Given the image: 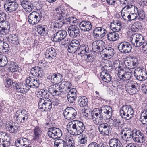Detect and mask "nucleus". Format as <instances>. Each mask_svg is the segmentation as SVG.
Listing matches in <instances>:
<instances>
[{
    "mask_svg": "<svg viewBox=\"0 0 147 147\" xmlns=\"http://www.w3.org/2000/svg\"><path fill=\"white\" fill-rule=\"evenodd\" d=\"M120 134L122 138L126 141L133 139L136 143L142 144L146 140L144 134L136 129L124 128L121 131Z\"/></svg>",
    "mask_w": 147,
    "mask_h": 147,
    "instance_id": "nucleus-1",
    "label": "nucleus"
},
{
    "mask_svg": "<svg viewBox=\"0 0 147 147\" xmlns=\"http://www.w3.org/2000/svg\"><path fill=\"white\" fill-rule=\"evenodd\" d=\"M92 118L96 125L102 123L103 119H110L112 113V108L109 106L104 105L101 107L100 109L95 108L93 111Z\"/></svg>",
    "mask_w": 147,
    "mask_h": 147,
    "instance_id": "nucleus-2",
    "label": "nucleus"
},
{
    "mask_svg": "<svg viewBox=\"0 0 147 147\" xmlns=\"http://www.w3.org/2000/svg\"><path fill=\"white\" fill-rule=\"evenodd\" d=\"M105 44L102 40H97L93 42L92 48L94 52H104V57H109L110 58L114 55V50L113 48L109 47H107L103 49L105 47Z\"/></svg>",
    "mask_w": 147,
    "mask_h": 147,
    "instance_id": "nucleus-3",
    "label": "nucleus"
},
{
    "mask_svg": "<svg viewBox=\"0 0 147 147\" xmlns=\"http://www.w3.org/2000/svg\"><path fill=\"white\" fill-rule=\"evenodd\" d=\"M130 40L134 46L138 47L143 45L142 48L147 49V41L145 42L144 38L142 34L138 33L133 34Z\"/></svg>",
    "mask_w": 147,
    "mask_h": 147,
    "instance_id": "nucleus-4",
    "label": "nucleus"
},
{
    "mask_svg": "<svg viewBox=\"0 0 147 147\" xmlns=\"http://www.w3.org/2000/svg\"><path fill=\"white\" fill-rule=\"evenodd\" d=\"M119 112L122 118L127 120L131 119L134 113L133 108L129 105H123Z\"/></svg>",
    "mask_w": 147,
    "mask_h": 147,
    "instance_id": "nucleus-5",
    "label": "nucleus"
},
{
    "mask_svg": "<svg viewBox=\"0 0 147 147\" xmlns=\"http://www.w3.org/2000/svg\"><path fill=\"white\" fill-rule=\"evenodd\" d=\"M24 109L17 110L13 117L14 120L18 123H25L28 121V115Z\"/></svg>",
    "mask_w": 147,
    "mask_h": 147,
    "instance_id": "nucleus-6",
    "label": "nucleus"
},
{
    "mask_svg": "<svg viewBox=\"0 0 147 147\" xmlns=\"http://www.w3.org/2000/svg\"><path fill=\"white\" fill-rule=\"evenodd\" d=\"M38 108L41 111H49L52 108V102L50 99L44 100L39 99L38 103Z\"/></svg>",
    "mask_w": 147,
    "mask_h": 147,
    "instance_id": "nucleus-7",
    "label": "nucleus"
},
{
    "mask_svg": "<svg viewBox=\"0 0 147 147\" xmlns=\"http://www.w3.org/2000/svg\"><path fill=\"white\" fill-rule=\"evenodd\" d=\"M67 35V32L63 30H59L52 36L51 40L54 42H60L65 39Z\"/></svg>",
    "mask_w": 147,
    "mask_h": 147,
    "instance_id": "nucleus-8",
    "label": "nucleus"
},
{
    "mask_svg": "<svg viewBox=\"0 0 147 147\" xmlns=\"http://www.w3.org/2000/svg\"><path fill=\"white\" fill-rule=\"evenodd\" d=\"M117 48L121 52L125 54L130 53L132 49L131 45L129 42L125 41L119 43Z\"/></svg>",
    "mask_w": 147,
    "mask_h": 147,
    "instance_id": "nucleus-9",
    "label": "nucleus"
},
{
    "mask_svg": "<svg viewBox=\"0 0 147 147\" xmlns=\"http://www.w3.org/2000/svg\"><path fill=\"white\" fill-rule=\"evenodd\" d=\"M63 115L67 120H72L74 119L77 115L76 110L72 107H68L64 111Z\"/></svg>",
    "mask_w": 147,
    "mask_h": 147,
    "instance_id": "nucleus-10",
    "label": "nucleus"
},
{
    "mask_svg": "<svg viewBox=\"0 0 147 147\" xmlns=\"http://www.w3.org/2000/svg\"><path fill=\"white\" fill-rule=\"evenodd\" d=\"M47 134L50 138L56 139L62 136V132L61 130L58 128L51 127L49 129Z\"/></svg>",
    "mask_w": 147,
    "mask_h": 147,
    "instance_id": "nucleus-11",
    "label": "nucleus"
},
{
    "mask_svg": "<svg viewBox=\"0 0 147 147\" xmlns=\"http://www.w3.org/2000/svg\"><path fill=\"white\" fill-rule=\"evenodd\" d=\"M42 17V16L38 12L33 11L29 15L28 21L30 24L35 25L39 22Z\"/></svg>",
    "mask_w": 147,
    "mask_h": 147,
    "instance_id": "nucleus-12",
    "label": "nucleus"
},
{
    "mask_svg": "<svg viewBox=\"0 0 147 147\" xmlns=\"http://www.w3.org/2000/svg\"><path fill=\"white\" fill-rule=\"evenodd\" d=\"M45 58L47 59L48 62L51 63L55 61L54 58L57 55L56 50L53 47H50L46 49Z\"/></svg>",
    "mask_w": 147,
    "mask_h": 147,
    "instance_id": "nucleus-13",
    "label": "nucleus"
},
{
    "mask_svg": "<svg viewBox=\"0 0 147 147\" xmlns=\"http://www.w3.org/2000/svg\"><path fill=\"white\" fill-rule=\"evenodd\" d=\"M81 122V121L78 120H74L69 122L67 125L69 126L67 127L69 132L72 135H77V131H76V130L78 129Z\"/></svg>",
    "mask_w": 147,
    "mask_h": 147,
    "instance_id": "nucleus-14",
    "label": "nucleus"
},
{
    "mask_svg": "<svg viewBox=\"0 0 147 147\" xmlns=\"http://www.w3.org/2000/svg\"><path fill=\"white\" fill-rule=\"evenodd\" d=\"M98 129L100 133L102 135L108 136L111 134V127L107 123L99 124Z\"/></svg>",
    "mask_w": 147,
    "mask_h": 147,
    "instance_id": "nucleus-15",
    "label": "nucleus"
},
{
    "mask_svg": "<svg viewBox=\"0 0 147 147\" xmlns=\"http://www.w3.org/2000/svg\"><path fill=\"white\" fill-rule=\"evenodd\" d=\"M107 65L101 67L102 72L100 73V76L102 80L106 82H109L111 80V76L107 71Z\"/></svg>",
    "mask_w": 147,
    "mask_h": 147,
    "instance_id": "nucleus-16",
    "label": "nucleus"
},
{
    "mask_svg": "<svg viewBox=\"0 0 147 147\" xmlns=\"http://www.w3.org/2000/svg\"><path fill=\"white\" fill-rule=\"evenodd\" d=\"M107 33L105 29L102 27L96 28L93 31V35L95 38L103 37Z\"/></svg>",
    "mask_w": 147,
    "mask_h": 147,
    "instance_id": "nucleus-17",
    "label": "nucleus"
},
{
    "mask_svg": "<svg viewBox=\"0 0 147 147\" xmlns=\"http://www.w3.org/2000/svg\"><path fill=\"white\" fill-rule=\"evenodd\" d=\"M33 132L34 135L33 140L40 144L42 142L41 137L42 134L41 128L38 126H36L33 129Z\"/></svg>",
    "mask_w": 147,
    "mask_h": 147,
    "instance_id": "nucleus-18",
    "label": "nucleus"
},
{
    "mask_svg": "<svg viewBox=\"0 0 147 147\" xmlns=\"http://www.w3.org/2000/svg\"><path fill=\"white\" fill-rule=\"evenodd\" d=\"M81 30L84 32H89L92 28V25L88 21L81 22L79 24Z\"/></svg>",
    "mask_w": 147,
    "mask_h": 147,
    "instance_id": "nucleus-19",
    "label": "nucleus"
},
{
    "mask_svg": "<svg viewBox=\"0 0 147 147\" xmlns=\"http://www.w3.org/2000/svg\"><path fill=\"white\" fill-rule=\"evenodd\" d=\"M68 31L69 36L74 38L78 36L80 32L78 28L75 25L70 26L68 28Z\"/></svg>",
    "mask_w": 147,
    "mask_h": 147,
    "instance_id": "nucleus-20",
    "label": "nucleus"
},
{
    "mask_svg": "<svg viewBox=\"0 0 147 147\" xmlns=\"http://www.w3.org/2000/svg\"><path fill=\"white\" fill-rule=\"evenodd\" d=\"M58 86L54 85L50 86L48 89L49 92L53 96H57L61 95L62 93H63V92L61 90L62 88H60L59 86V88L58 90Z\"/></svg>",
    "mask_w": 147,
    "mask_h": 147,
    "instance_id": "nucleus-21",
    "label": "nucleus"
},
{
    "mask_svg": "<svg viewBox=\"0 0 147 147\" xmlns=\"http://www.w3.org/2000/svg\"><path fill=\"white\" fill-rule=\"evenodd\" d=\"M110 28L113 31L118 32L121 28V23L118 20L113 21L110 24Z\"/></svg>",
    "mask_w": 147,
    "mask_h": 147,
    "instance_id": "nucleus-22",
    "label": "nucleus"
},
{
    "mask_svg": "<svg viewBox=\"0 0 147 147\" xmlns=\"http://www.w3.org/2000/svg\"><path fill=\"white\" fill-rule=\"evenodd\" d=\"M18 7V4L14 1L7 3L4 5V8L5 9H7V10L9 12L15 11L17 9Z\"/></svg>",
    "mask_w": 147,
    "mask_h": 147,
    "instance_id": "nucleus-23",
    "label": "nucleus"
},
{
    "mask_svg": "<svg viewBox=\"0 0 147 147\" xmlns=\"http://www.w3.org/2000/svg\"><path fill=\"white\" fill-rule=\"evenodd\" d=\"M117 32H109L107 35V39L111 41H115L119 38V36Z\"/></svg>",
    "mask_w": 147,
    "mask_h": 147,
    "instance_id": "nucleus-24",
    "label": "nucleus"
},
{
    "mask_svg": "<svg viewBox=\"0 0 147 147\" xmlns=\"http://www.w3.org/2000/svg\"><path fill=\"white\" fill-rule=\"evenodd\" d=\"M9 49V45L7 43L0 40V53H6Z\"/></svg>",
    "mask_w": 147,
    "mask_h": 147,
    "instance_id": "nucleus-25",
    "label": "nucleus"
},
{
    "mask_svg": "<svg viewBox=\"0 0 147 147\" xmlns=\"http://www.w3.org/2000/svg\"><path fill=\"white\" fill-rule=\"evenodd\" d=\"M8 42L12 44H14L17 45L20 44V40L18 39L17 35L14 34H11L7 37Z\"/></svg>",
    "mask_w": 147,
    "mask_h": 147,
    "instance_id": "nucleus-26",
    "label": "nucleus"
},
{
    "mask_svg": "<svg viewBox=\"0 0 147 147\" xmlns=\"http://www.w3.org/2000/svg\"><path fill=\"white\" fill-rule=\"evenodd\" d=\"M110 125L113 127L122 128L124 125V123L123 121L117 119L112 120L110 121Z\"/></svg>",
    "mask_w": 147,
    "mask_h": 147,
    "instance_id": "nucleus-27",
    "label": "nucleus"
},
{
    "mask_svg": "<svg viewBox=\"0 0 147 147\" xmlns=\"http://www.w3.org/2000/svg\"><path fill=\"white\" fill-rule=\"evenodd\" d=\"M110 147H123L122 143L118 139L114 138L109 141Z\"/></svg>",
    "mask_w": 147,
    "mask_h": 147,
    "instance_id": "nucleus-28",
    "label": "nucleus"
},
{
    "mask_svg": "<svg viewBox=\"0 0 147 147\" xmlns=\"http://www.w3.org/2000/svg\"><path fill=\"white\" fill-rule=\"evenodd\" d=\"M77 102L81 107H84L87 105L88 100L86 96H80L78 98Z\"/></svg>",
    "mask_w": 147,
    "mask_h": 147,
    "instance_id": "nucleus-29",
    "label": "nucleus"
},
{
    "mask_svg": "<svg viewBox=\"0 0 147 147\" xmlns=\"http://www.w3.org/2000/svg\"><path fill=\"white\" fill-rule=\"evenodd\" d=\"M63 76L59 73L54 74H53V79H52V83L54 84L61 83L63 80Z\"/></svg>",
    "mask_w": 147,
    "mask_h": 147,
    "instance_id": "nucleus-30",
    "label": "nucleus"
},
{
    "mask_svg": "<svg viewBox=\"0 0 147 147\" xmlns=\"http://www.w3.org/2000/svg\"><path fill=\"white\" fill-rule=\"evenodd\" d=\"M54 13H56V15H59L61 16H66L67 17V13L66 12V11L65 10V7L64 6H61L60 7L56 8L54 10Z\"/></svg>",
    "mask_w": 147,
    "mask_h": 147,
    "instance_id": "nucleus-31",
    "label": "nucleus"
},
{
    "mask_svg": "<svg viewBox=\"0 0 147 147\" xmlns=\"http://www.w3.org/2000/svg\"><path fill=\"white\" fill-rule=\"evenodd\" d=\"M143 70L144 69L138 67L135 69L134 72V76L137 79L140 81H142Z\"/></svg>",
    "mask_w": 147,
    "mask_h": 147,
    "instance_id": "nucleus-32",
    "label": "nucleus"
},
{
    "mask_svg": "<svg viewBox=\"0 0 147 147\" xmlns=\"http://www.w3.org/2000/svg\"><path fill=\"white\" fill-rule=\"evenodd\" d=\"M78 54L84 55L88 53L89 52V49L87 45H81L78 48Z\"/></svg>",
    "mask_w": 147,
    "mask_h": 147,
    "instance_id": "nucleus-33",
    "label": "nucleus"
},
{
    "mask_svg": "<svg viewBox=\"0 0 147 147\" xmlns=\"http://www.w3.org/2000/svg\"><path fill=\"white\" fill-rule=\"evenodd\" d=\"M6 129L7 131L10 133H14L18 131V129L19 127L18 126H17L13 124L7 123L5 125Z\"/></svg>",
    "mask_w": 147,
    "mask_h": 147,
    "instance_id": "nucleus-34",
    "label": "nucleus"
},
{
    "mask_svg": "<svg viewBox=\"0 0 147 147\" xmlns=\"http://www.w3.org/2000/svg\"><path fill=\"white\" fill-rule=\"evenodd\" d=\"M134 0H125L123 4L125 6L123 8V9L128 10L134 7Z\"/></svg>",
    "mask_w": 147,
    "mask_h": 147,
    "instance_id": "nucleus-35",
    "label": "nucleus"
},
{
    "mask_svg": "<svg viewBox=\"0 0 147 147\" xmlns=\"http://www.w3.org/2000/svg\"><path fill=\"white\" fill-rule=\"evenodd\" d=\"M9 69L12 72H18L20 67H19L17 64L13 61H10L9 63Z\"/></svg>",
    "mask_w": 147,
    "mask_h": 147,
    "instance_id": "nucleus-36",
    "label": "nucleus"
},
{
    "mask_svg": "<svg viewBox=\"0 0 147 147\" xmlns=\"http://www.w3.org/2000/svg\"><path fill=\"white\" fill-rule=\"evenodd\" d=\"M78 137L79 142L81 144H85L87 140L88 135L86 132L80 134Z\"/></svg>",
    "mask_w": 147,
    "mask_h": 147,
    "instance_id": "nucleus-37",
    "label": "nucleus"
},
{
    "mask_svg": "<svg viewBox=\"0 0 147 147\" xmlns=\"http://www.w3.org/2000/svg\"><path fill=\"white\" fill-rule=\"evenodd\" d=\"M39 65L42 67H38V69L36 77L41 78L44 74L43 68L46 65L45 62V63H43L42 62H40Z\"/></svg>",
    "mask_w": 147,
    "mask_h": 147,
    "instance_id": "nucleus-38",
    "label": "nucleus"
},
{
    "mask_svg": "<svg viewBox=\"0 0 147 147\" xmlns=\"http://www.w3.org/2000/svg\"><path fill=\"white\" fill-rule=\"evenodd\" d=\"M67 144L63 140H57L54 142L55 147H66Z\"/></svg>",
    "mask_w": 147,
    "mask_h": 147,
    "instance_id": "nucleus-39",
    "label": "nucleus"
},
{
    "mask_svg": "<svg viewBox=\"0 0 147 147\" xmlns=\"http://www.w3.org/2000/svg\"><path fill=\"white\" fill-rule=\"evenodd\" d=\"M140 121L143 124L147 123V109L143 111L140 116Z\"/></svg>",
    "mask_w": 147,
    "mask_h": 147,
    "instance_id": "nucleus-40",
    "label": "nucleus"
},
{
    "mask_svg": "<svg viewBox=\"0 0 147 147\" xmlns=\"http://www.w3.org/2000/svg\"><path fill=\"white\" fill-rule=\"evenodd\" d=\"M1 140V147H7L10 144V139L8 136H6L3 139Z\"/></svg>",
    "mask_w": 147,
    "mask_h": 147,
    "instance_id": "nucleus-41",
    "label": "nucleus"
},
{
    "mask_svg": "<svg viewBox=\"0 0 147 147\" xmlns=\"http://www.w3.org/2000/svg\"><path fill=\"white\" fill-rule=\"evenodd\" d=\"M130 83H131V84L130 85L128 83L127 84H125V87L127 88V90L128 89H134V90H137L136 85H138V84L137 82H134V81H130Z\"/></svg>",
    "mask_w": 147,
    "mask_h": 147,
    "instance_id": "nucleus-42",
    "label": "nucleus"
},
{
    "mask_svg": "<svg viewBox=\"0 0 147 147\" xmlns=\"http://www.w3.org/2000/svg\"><path fill=\"white\" fill-rule=\"evenodd\" d=\"M129 59L135 68L138 66V61L137 58L135 57L129 55Z\"/></svg>",
    "mask_w": 147,
    "mask_h": 147,
    "instance_id": "nucleus-43",
    "label": "nucleus"
},
{
    "mask_svg": "<svg viewBox=\"0 0 147 147\" xmlns=\"http://www.w3.org/2000/svg\"><path fill=\"white\" fill-rule=\"evenodd\" d=\"M72 86L70 82L69 81H65L64 80L62 81L60 84V86H61V88L62 89L63 88H66L68 89L71 88V87ZM61 90L62 91V90Z\"/></svg>",
    "mask_w": 147,
    "mask_h": 147,
    "instance_id": "nucleus-44",
    "label": "nucleus"
},
{
    "mask_svg": "<svg viewBox=\"0 0 147 147\" xmlns=\"http://www.w3.org/2000/svg\"><path fill=\"white\" fill-rule=\"evenodd\" d=\"M77 90L75 88H73L71 89L68 92V96L70 97H73V98H77Z\"/></svg>",
    "mask_w": 147,
    "mask_h": 147,
    "instance_id": "nucleus-45",
    "label": "nucleus"
},
{
    "mask_svg": "<svg viewBox=\"0 0 147 147\" xmlns=\"http://www.w3.org/2000/svg\"><path fill=\"white\" fill-rule=\"evenodd\" d=\"M20 139L23 147H26L30 145V140L28 139L23 137L20 138Z\"/></svg>",
    "mask_w": 147,
    "mask_h": 147,
    "instance_id": "nucleus-46",
    "label": "nucleus"
},
{
    "mask_svg": "<svg viewBox=\"0 0 147 147\" xmlns=\"http://www.w3.org/2000/svg\"><path fill=\"white\" fill-rule=\"evenodd\" d=\"M78 48H76L72 46L71 44H70L67 47V50L68 52L70 53H74L76 52L78 53Z\"/></svg>",
    "mask_w": 147,
    "mask_h": 147,
    "instance_id": "nucleus-47",
    "label": "nucleus"
},
{
    "mask_svg": "<svg viewBox=\"0 0 147 147\" xmlns=\"http://www.w3.org/2000/svg\"><path fill=\"white\" fill-rule=\"evenodd\" d=\"M45 26H42L39 25L37 26V30L39 34L43 36L45 34V28L44 27Z\"/></svg>",
    "mask_w": 147,
    "mask_h": 147,
    "instance_id": "nucleus-48",
    "label": "nucleus"
},
{
    "mask_svg": "<svg viewBox=\"0 0 147 147\" xmlns=\"http://www.w3.org/2000/svg\"><path fill=\"white\" fill-rule=\"evenodd\" d=\"M80 125L78 127V129L77 130H76V131H77V135H79L83 133L85 127L83 123L81 121L80 123Z\"/></svg>",
    "mask_w": 147,
    "mask_h": 147,
    "instance_id": "nucleus-49",
    "label": "nucleus"
},
{
    "mask_svg": "<svg viewBox=\"0 0 147 147\" xmlns=\"http://www.w3.org/2000/svg\"><path fill=\"white\" fill-rule=\"evenodd\" d=\"M62 24H60L59 22H52L51 24V28H54L55 30H57V29H60L62 27Z\"/></svg>",
    "mask_w": 147,
    "mask_h": 147,
    "instance_id": "nucleus-50",
    "label": "nucleus"
},
{
    "mask_svg": "<svg viewBox=\"0 0 147 147\" xmlns=\"http://www.w3.org/2000/svg\"><path fill=\"white\" fill-rule=\"evenodd\" d=\"M130 13L128 11H125L124 12L123 10L122 9L121 11V16L123 19L125 21H129V16Z\"/></svg>",
    "mask_w": 147,
    "mask_h": 147,
    "instance_id": "nucleus-51",
    "label": "nucleus"
},
{
    "mask_svg": "<svg viewBox=\"0 0 147 147\" xmlns=\"http://www.w3.org/2000/svg\"><path fill=\"white\" fill-rule=\"evenodd\" d=\"M34 77L29 76L28 77L26 80V84L30 88L32 86L33 82L34 79Z\"/></svg>",
    "mask_w": 147,
    "mask_h": 147,
    "instance_id": "nucleus-52",
    "label": "nucleus"
},
{
    "mask_svg": "<svg viewBox=\"0 0 147 147\" xmlns=\"http://www.w3.org/2000/svg\"><path fill=\"white\" fill-rule=\"evenodd\" d=\"M42 94V98H40L39 99H44V100L50 99L49 98L50 95V94L49 92L48 91H47L44 89H43Z\"/></svg>",
    "mask_w": 147,
    "mask_h": 147,
    "instance_id": "nucleus-53",
    "label": "nucleus"
},
{
    "mask_svg": "<svg viewBox=\"0 0 147 147\" xmlns=\"http://www.w3.org/2000/svg\"><path fill=\"white\" fill-rule=\"evenodd\" d=\"M41 81L38 78H34L32 87L33 88L38 87L41 83Z\"/></svg>",
    "mask_w": 147,
    "mask_h": 147,
    "instance_id": "nucleus-54",
    "label": "nucleus"
},
{
    "mask_svg": "<svg viewBox=\"0 0 147 147\" xmlns=\"http://www.w3.org/2000/svg\"><path fill=\"white\" fill-rule=\"evenodd\" d=\"M65 16H59L60 18H58V21L63 26L64 24H65L67 23V18L65 17Z\"/></svg>",
    "mask_w": 147,
    "mask_h": 147,
    "instance_id": "nucleus-55",
    "label": "nucleus"
},
{
    "mask_svg": "<svg viewBox=\"0 0 147 147\" xmlns=\"http://www.w3.org/2000/svg\"><path fill=\"white\" fill-rule=\"evenodd\" d=\"M67 142H66L67 144V146L68 147H75L74 141L72 138H69L67 140Z\"/></svg>",
    "mask_w": 147,
    "mask_h": 147,
    "instance_id": "nucleus-56",
    "label": "nucleus"
},
{
    "mask_svg": "<svg viewBox=\"0 0 147 147\" xmlns=\"http://www.w3.org/2000/svg\"><path fill=\"white\" fill-rule=\"evenodd\" d=\"M67 22H69L70 25H73L75 23H76L77 21V18L74 17H69L67 18Z\"/></svg>",
    "mask_w": 147,
    "mask_h": 147,
    "instance_id": "nucleus-57",
    "label": "nucleus"
},
{
    "mask_svg": "<svg viewBox=\"0 0 147 147\" xmlns=\"http://www.w3.org/2000/svg\"><path fill=\"white\" fill-rule=\"evenodd\" d=\"M104 145L102 143L98 144L96 142H93L90 143L88 147H104Z\"/></svg>",
    "mask_w": 147,
    "mask_h": 147,
    "instance_id": "nucleus-58",
    "label": "nucleus"
},
{
    "mask_svg": "<svg viewBox=\"0 0 147 147\" xmlns=\"http://www.w3.org/2000/svg\"><path fill=\"white\" fill-rule=\"evenodd\" d=\"M118 71L117 75L118 77L120 79H122L124 77V75L126 73V70L124 69H118Z\"/></svg>",
    "mask_w": 147,
    "mask_h": 147,
    "instance_id": "nucleus-59",
    "label": "nucleus"
},
{
    "mask_svg": "<svg viewBox=\"0 0 147 147\" xmlns=\"http://www.w3.org/2000/svg\"><path fill=\"white\" fill-rule=\"evenodd\" d=\"M132 27L133 29L139 30L142 28V25L140 22H136L134 23Z\"/></svg>",
    "mask_w": 147,
    "mask_h": 147,
    "instance_id": "nucleus-60",
    "label": "nucleus"
},
{
    "mask_svg": "<svg viewBox=\"0 0 147 147\" xmlns=\"http://www.w3.org/2000/svg\"><path fill=\"white\" fill-rule=\"evenodd\" d=\"M8 62L7 57L5 56L0 61V66L3 67L7 64Z\"/></svg>",
    "mask_w": 147,
    "mask_h": 147,
    "instance_id": "nucleus-61",
    "label": "nucleus"
},
{
    "mask_svg": "<svg viewBox=\"0 0 147 147\" xmlns=\"http://www.w3.org/2000/svg\"><path fill=\"white\" fill-rule=\"evenodd\" d=\"M138 17V15L136 13H130L129 16V22H131L135 20Z\"/></svg>",
    "mask_w": 147,
    "mask_h": 147,
    "instance_id": "nucleus-62",
    "label": "nucleus"
},
{
    "mask_svg": "<svg viewBox=\"0 0 147 147\" xmlns=\"http://www.w3.org/2000/svg\"><path fill=\"white\" fill-rule=\"evenodd\" d=\"M0 27H4L5 28H10L9 24V22L6 20L4 22H1L0 23Z\"/></svg>",
    "mask_w": 147,
    "mask_h": 147,
    "instance_id": "nucleus-63",
    "label": "nucleus"
},
{
    "mask_svg": "<svg viewBox=\"0 0 147 147\" xmlns=\"http://www.w3.org/2000/svg\"><path fill=\"white\" fill-rule=\"evenodd\" d=\"M38 69V66L32 68L31 69L30 73L33 76L36 77Z\"/></svg>",
    "mask_w": 147,
    "mask_h": 147,
    "instance_id": "nucleus-64",
    "label": "nucleus"
}]
</instances>
